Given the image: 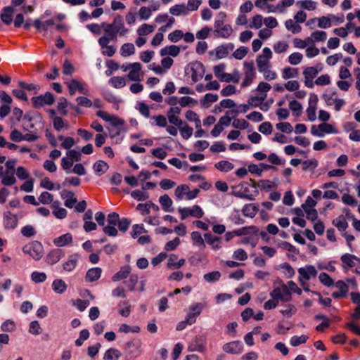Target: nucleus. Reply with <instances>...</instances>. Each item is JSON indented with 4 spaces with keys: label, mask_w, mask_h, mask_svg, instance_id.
I'll use <instances>...</instances> for the list:
<instances>
[{
    "label": "nucleus",
    "mask_w": 360,
    "mask_h": 360,
    "mask_svg": "<svg viewBox=\"0 0 360 360\" xmlns=\"http://www.w3.org/2000/svg\"><path fill=\"white\" fill-rule=\"evenodd\" d=\"M104 34L98 39L105 38L107 41H116L118 36H125L129 30L124 27L123 18L121 15L115 16L112 22H102Z\"/></svg>",
    "instance_id": "1"
},
{
    "label": "nucleus",
    "mask_w": 360,
    "mask_h": 360,
    "mask_svg": "<svg viewBox=\"0 0 360 360\" xmlns=\"http://www.w3.org/2000/svg\"><path fill=\"white\" fill-rule=\"evenodd\" d=\"M185 76L191 77V84L200 81L204 76L205 69L204 65L198 60L193 61L185 67Z\"/></svg>",
    "instance_id": "2"
},
{
    "label": "nucleus",
    "mask_w": 360,
    "mask_h": 360,
    "mask_svg": "<svg viewBox=\"0 0 360 360\" xmlns=\"http://www.w3.org/2000/svg\"><path fill=\"white\" fill-rule=\"evenodd\" d=\"M22 252L29 255L34 260L39 261L43 257L44 247L40 242L34 240L24 245Z\"/></svg>",
    "instance_id": "3"
},
{
    "label": "nucleus",
    "mask_w": 360,
    "mask_h": 360,
    "mask_svg": "<svg viewBox=\"0 0 360 360\" xmlns=\"http://www.w3.org/2000/svg\"><path fill=\"white\" fill-rule=\"evenodd\" d=\"M181 220L186 219L188 217H193L196 218H202L204 215L202 209L198 205H195L191 207H181L178 208Z\"/></svg>",
    "instance_id": "4"
},
{
    "label": "nucleus",
    "mask_w": 360,
    "mask_h": 360,
    "mask_svg": "<svg viewBox=\"0 0 360 360\" xmlns=\"http://www.w3.org/2000/svg\"><path fill=\"white\" fill-rule=\"evenodd\" d=\"M204 307V304L200 302L193 303L189 307L185 317L188 325H193L196 322L197 318L202 313Z\"/></svg>",
    "instance_id": "5"
},
{
    "label": "nucleus",
    "mask_w": 360,
    "mask_h": 360,
    "mask_svg": "<svg viewBox=\"0 0 360 360\" xmlns=\"http://www.w3.org/2000/svg\"><path fill=\"white\" fill-rule=\"evenodd\" d=\"M33 106L36 108L43 107L44 105H52L55 101L54 96L52 93L48 91L44 95L32 97Z\"/></svg>",
    "instance_id": "6"
},
{
    "label": "nucleus",
    "mask_w": 360,
    "mask_h": 360,
    "mask_svg": "<svg viewBox=\"0 0 360 360\" xmlns=\"http://www.w3.org/2000/svg\"><path fill=\"white\" fill-rule=\"evenodd\" d=\"M271 86L269 83L261 82L259 83L256 91L259 92V96H252L249 98V103L252 104L254 100H259V102H263L266 96L267 92L271 89Z\"/></svg>",
    "instance_id": "7"
},
{
    "label": "nucleus",
    "mask_w": 360,
    "mask_h": 360,
    "mask_svg": "<svg viewBox=\"0 0 360 360\" xmlns=\"http://www.w3.org/2000/svg\"><path fill=\"white\" fill-rule=\"evenodd\" d=\"M245 77L241 84L242 87L249 86L255 76L254 63L252 62H244Z\"/></svg>",
    "instance_id": "8"
},
{
    "label": "nucleus",
    "mask_w": 360,
    "mask_h": 360,
    "mask_svg": "<svg viewBox=\"0 0 360 360\" xmlns=\"http://www.w3.org/2000/svg\"><path fill=\"white\" fill-rule=\"evenodd\" d=\"M237 188H239V189L233 191L232 193L233 195L238 198L245 199L251 201L255 199V196L250 193V189L247 182L241 183L238 186Z\"/></svg>",
    "instance_id": "9"
},
{
    "label": "nucleus",
    "mask_w": 360,
    "mask_h": 360,
    "mask_svg": "<svg viewBox=\"0 0 360 360\" xmlns=\"http://www.w3.org/2000/svg\"><path fill=\"white\" fill-rule=\"evenodd\" d=\"M65 256V252L60 248H55L50 250L46 257L45 261L49 265H54L58 263Z\"/></svg>",
    "instance_id": "10"
},
{
    "label": "nucleus",
    "mask_w": 360,
    "mask_h": 360,
    "mask_svg": "<svg viewBox=\"0 0 360 360\" xmlns=\"http://www.w3.org/2000/svg\"><path fill=\"white\" fill-rule=\"evenodd\" d=\"M3 223L5 229H15L18 224V218L16 214L8 211L4 213Z\"/></svg>",
    "instance_id": "11"
},
{
    "label": "nucleus",
    "mask_w": 360,
    "mask_h": 360,
    "mask_svg": "<svg viewBox=\"0 0 360 360\" xmlns=\"http://www.w3.org/2000/svg\"><path fill=\"white\" fill-rule=\"evenodd\" d=\"M222 349L228 354H239L243 350V344L240 340L232 341L224 344Z\"/></svg>",
    "instance_id": "12"
},
{
    "label": "nucleus",
    "mask_w": 360,
    "mask_h": 360,
    "mask_svg": "<svg viewBox=\"0 0 360 360\" xmlns=\"http://www.w3.org/2000/svg\"><path fill=\"white\" fill-rule=\"evenodd\" d=\"M298 273L300 274V281L302 278L309 281L311 278H315L317 276V271L313 265H306L304 267L299 268Z\"/></svg>",
    "instance_id": "13"
},
{
    "label": "nucleus",
    "mask_w": 360,
    "mask_h": 360,
    "mask_svg": "<svg viewBox=\"0 0 360 360\" xmlns=\"http://www.w3.org/2000/svg\"><path fill=\"white\" fill-rule=\"evenodd\" d=\"M0 179L1 184L5 186H12L16 182L15 172L11 171H4L2 166L0 167Z\"/></svg>",
    "instance_id": "14"
},
{
    "label": "nucleus",
    "mask_w": 360,
    "mask_h": 360,
    "mask_svg": "<svg viewBox=\"0 0 360 360\" xmlns=\"http://www.w3.org/2000/svg\"><path fill=\"white\" fill-rule=\"evenodd\" d=\"M206 346V338L204 335L195 336L192 343L189 346L191 351H195L198 352H202L205 349Z\"/></svg>",
    "instance_id": "15"
},
{
    "label": "nucleus",
    "mask_w": 360,
    "mask_h": 360,
    "mask_svg": "<svg viewBox=\"0 0 360 360\" xmlns=\"http://www.w3.org/2000/svg\"><path fill=\"white\" fill-rule=\"evenodd\" d=\"M111 41H107L105 38L102 40L98 39V43L101 49V52L103 56L112 57L116 51V46L114 45H109Z\"/></svg>",
    "instance_id": "16"
},
{
    "label": "nucleus",
    "mask_w": 360,
    "mask_h": 360,
    "mask_svg": "<svg viewBox=\"0 0 360 360\" xmlns=\"http://www.w3.org/2000/svg\"><path fill=\"white\" fill-rule=\"evenodd\" d=\"M80 255L78 253H74L68 256L67 261L63 264V269L68 272L72 271L77 266Z\"/></svg>",
    "instance_id": "17"
},
{
    "label": "nucleus",
    "mask_w": 360,
    "mask_h": 360,
    "mask_svg": "<svg viewBox=\"0 0 360 360\" xmlns=\"http://www.w3.org/2000/svg\"><path fill=\"white\" fill-rule=\"evenodd\" d=\"M340 260L342 262V267L347 269L348 267H354L356 266V262H360V259L354 255L345 253L340 257Z\"/></svg>",
    "instance_id": "18"
},
{
    "label": "nucleus",
    "mask_w": 360,
    "mask_h": 360,
    "mask_svg": "<svg viewBox=\"0 0 360 360\" xmlns=\"http://www.w3.org/2000/svg\"><path fill=\"white\" fill-rule=\"evenodd\" d=\"M96 115L105 122H109L113 126H118L123 124V122L117 116L108 114L103 110L96 112Z\"/></svg>",
    "instance_id": "19"
},
{
    "label": "nucleus",
    "mask_w": 360,
    "mask_h": 360,
    "mask_svg": "<svg viewBox=\"0 0 360 360\" xmlns=\"http://www.w3.org/2000/svg\"><path fill=\"white\" fill-rule=\"evenodd\" d=\"M72 236L70 233H66L57 238H55L53 240V244L58 248L65 247L71 244L72 242Z\"/></svg>",
    "instance_id": "20"
},
{
    "label": "nucleus",
    "mask_w": 360,
    "mask_h": 360,
    "mask_svg": "<svg viewBox=\"0 0 360 360\" xmlns=\"http://www.w3.org/2000/svg\"><path fill=\"white\" fill-rule=\"evenodd\" d=\"M204 238L207 243L210 245L213 250H218L221 248V243L219 237L214 236L210 233H206L204 234Z\"/></svg>",
    "instance_id": "21"
},
{
    "label": "nucleus",
    "mask_w": 360,
    "mask_h": 360,
    "mask_svg": "<svg viewBox=\"0 0 360 360\" xmlns=\"http://www.w3.org/2000/svg\"><path fill=\"white\" fill-rule=\"evenodd\" d=\"M101 274L102 269L100 267L91 268L86 271L85 279L88 282H94L100 278Z\"/></svg>",
    "instance_id": "22"
},
{
    "label": "nucleus",
    "mask_w": 360,
    "mask_h": 360,
    "mask_svg": "<svg viewBox=\"0 0 360 360\" xmlns=\"http://www.w3.org/2000/svg\"><path fill=\"white\" fill-rule=\"evenodd\" d=\"M181 49L176 45H169L161 49L160 54L161 56H171L172 57L177 56L180 53Z\"/></svg>",
    "instance_id": "23"
},
{
    "label": "nucleus",
    "mask_w": 360,
    "mask_h": 360,
    "mask_svg": "<svg viewBox=\"0 0 360 360\" xmlns=\"http://www.w3.org/2000/svg\"><path fill=\"white\" fill-rule=\"evenodd\" d=\"M159 202L165 212H172L174 211V208L172 207L173 204L172 200L167 194L161 195L159 198Z\"/></svg>",
    "instance_id": "24"
},
{
    "label": "nucleus",
    "mask_w": 360,
    "mask_h": 360,
    "mask_svg": "<svg viewBox=\"0 0 360 360\" xmlns=\"http://www.w3.org/2000/svg\"><path fill=\"white\" fill-rule=\"evenodd\" d=\"M259 211V207L256 204H245L242 208V212L244 216L253 218Z\"/></svg>",
    "instance_id": "25"
},
{
    "label": "nucleus",
    "mask_w": 360,
    "mask_h": 360,
    "mask_svg": "<svg viewBox=\"0 0 360 360\" xmlns=\"http://www.w3.org/2000/svg\"><path fill=\"white\" fill-rule=\"evenodd\" d=\"M131 272V267L129 265L122 266L120 270L117 272L112 277V280L114 282H117L127 278Z\"/></svg>",
    "instance_id": "26"
},
{
    "label": "nucleus",
    "mask_w": 360,
    "mask_h": 360,
    "mask_svg": "<svg viewBox=\"0 0 360 360\" xmlns=\"http://www.w3.org/2000/svg\"><path fill=\"white\" fill-rule=\"evenodd\" d=\"M14 12L13 8L10 6H6L2 10V13L1 15V20L6 24L10 25L13 21V13Z\"/></svg>",
    "instance_id": "27"
},
{
    "label": "nucleus",
    "mask_w": 360,
    "mask_h": 360,
    "mask_svg": "<svg viewBox=\"0 0 360 360\" xmlns=\"http://www.w3.org/2000/svg\"><path fill=\"white\" fill-rule=\"evenodd\" d=\"M322 70L321 65L319 64L318 66L307 67L303 71L304 79H313L316 77L319 72Z\"/></svg>",
    "instance_id": "28"
},
{
    "label": "nucleus",
    "mask_w": 360,
    "mask_h": 360,
    "mask_svg": "<svg viewBox=\"0 0 360 360\" xmlns=\"http://www.w3.org/2000/svg\"><path fill=\"white\" fill-rule=\"evenodd\" d=\"M232 32V27L229 24H226L220 29L214 30L215 36L224 39H227L231 34Z\"/></svg>",
    "instance_id": "29"
},
{
    "label": "nucleus",
    "mask_w": 360,
    "mask_h": 360,
    "mask_svg": "<svg viewBox=\"0 0 360 360\" xmlns=\"http://www.w3.org/2000/svg\"><path fill=\"white\" fill-rule=\"evenodd\" d=\"M169 13L175 16H179L181 15H186L188 11L184 4H176L169 8Z\"/></svg>",
    "instance_id": "30"
},
{
    "label": "nucleus",
    "mask_w": 360,
    "mask_h": 360,
    "mask_svg": "<svg viewBox=\"0 0 360 360\" xmlns=\"http://www.w3.org/2000/svg\"><path fill=\"white\" fill-rule=\"evenodd\" d=\"M252 232L255 235H257L258 233V229L255 226H244L239 229L235 230L234 234L236 236H242L249 235Z\"/></svg>",
    "instance_id": "31"
},
{
    "label": "nucleus",
    "mask_w": 360,
    "mask_h": 360,
    "mask_svg": "<svg viewBox=\"0 0 360 360\" xmlns=\"http://www.w3.org/2000/svg\"><path fill=\"white\" fill-rule=\"evenodd\" d=\"M108 168V165L103 160H98L93 165L94 171L98 176H101L105 173Z\"/></svg>",
    "instance_id": "32"
},
{
    "label": "nucleus",
    "mask_w": 360,
    "mask_h": 360,
    "mask_svg": "<svg viewBox=\"0 0 360 360\" xmlns=\"http://www.w3.org/2000/svg\"><path fill=\"white\" fill-rule=\"evenodd\" d=\"M258 186L261 190L268 191L278 186V179H275L274 181L270 180H260L258 182Z\"/></svg>",
    "instance_id": "33"
},
{
    "label": "nucleus",
    "mask_w": 360,
    "mask_h": 360,
    "mask_svg": "<svg viewBox=\"0 0 360 360\" xmlns=\"http://www.w3.org/2000/svg\"><path fill=\"white\" fill-rule=\"evenodd\" d=\"M67 285L62 279H56L52 283L53 291L58 294L63 293L67 290Z\"/></svg>",
    "instance_id": "34"
},
{
    "label": "nucleus",
    "mask_w": 360,
    "mask_h": 360,
    "mask_svg": "<svg viewBox=\"0 0 360 360\" xmlns=\"http://www.w3.org/2000/svg\"><path fill=\"white\" fill-rule=\"evenodd\" d=\"M120 55L122 57H128L135 52V46L132 43H125L120 48Z\"/></svg>",
    "instance_id": "35"
},
{
    "label": "nucleus",
    "mask_w": 360,
    "mask_h": 360,
    "mask_svg": "<svg viewBox=\"0 0 360 360\" xmlns=\"http://www.w3.org/2000/svg\"><path fill=\"white\" fill-rule=\"evenodd\" d=\"M333 224L337 227L340 231H345L348 227V223L343 215H340L333 219Z\"/></svg>",
    "instance_id": "36"
},
{
    "label": "nucleus",
    "mask_w": 360,
    "mask_h": 360,
    "mask_svg": "<svg viewBox=\"0 0 360 360\" xmlns=\"http://www.w3.org/2000/svg\"><path fill=\"white\" fill-rule=\"evenodd\" d=\"M214 167L217 169H218L221 172H228L233 169L234 165L233 163L230 162L229 161L221 160V161L217 162L214 165Z\"/></svg>",
    "instance_id": "37"
},
{
    "label": "nucleus",
    "mask_w": 360,
    "mask_h": 360,
    "mask_svg": "<svg viewBox=\"0 0 360 360\" xmlns=\"http://www.w3.org/2000/svg\"><path fill=\"white\" fill-rule=\"evenodd\" d=\"M221 276V274L220 271H213L207 274H205L203 276L204 280L209 283H213L218 281H219L220 278Z\"/></svg>",
    "instance_id": "38"
},
{
    "label": "nucleus",
    "mask_w": 360,
    "mask_h": 360,
    "mask_svg": "<svg viewBox=\"0 0 360 360\" xmlns=\"http://www.w3.org/2000/svg\"><path fill=\"white\" fill-rule=\"evenodd\" d=\"M121 353L120 352L115 348H110L108 349L104 354L103 359L104 360H118L120 357Z\"/></svg>",
    "instance_id": "39"
},
{
    "label": "nucleus",
    "mask_w": 360,
    "mask_h": 360,
    "mask_svg": "<svg viewBox=\"0 0 360 360\" xmlns=\"http://www.w3.org/2000/svg\"><path fill=\"white\" fill-rule=\"evenodd\" d=\"M298 22H294L292 19H288L285 22V26L288 31L292 34H297L301 32L302 27L297 24Z\"/></svg>",
    "instance_id": "40"
},
{
    "label": "nucleus",
    "mask_w": 360,
    "mask_h": 360,
    "mask_svg": "<svg viewBox=\"0 0 360 360\" xmlns=\"http://www.w3.org/2000/svg\"><path fill=\"white\" fill-rule=\"evenodd\" d=\"M298 74L299 72L297 68L287 67L283 70L282 77L284 79L295 78L298 76Z\"/></svg>",
    "instance_id": "41"
},
{
    "label": "nucleus",
    "mask_w": 360,
    "mask_h": 360,
    "mask_svg": "<svg viewBox=\"0 0 360 360\" xmlns=\"http://www.w3.org/2000/svg\"><path fill=\"white\" fill-rule=\"evenodd\" d=\"M319 280L321 284L328 288L332 287L334 285L333 279L325 272H321L319 275Z\"/></svg>",
    "instance_id": "42"
},
{
    "label": "nucleus",
    "mask_w": 360,
    "mask_h": 360,
    "mask_svg": "<svg viewBox=\"0 0 360 360\" xmlns=\"http://www.w3.org/2000/svg\"><path fill=\"white\" fill-rule=\"evenodd\" d=\"M289 108L292 111V114L295 117H299L302 112V104L295 101L292 100L289 103Z\"/></svg>",
    "instance_id": "43"
},
{
    "label": "nucleus",
    "mask_w": 360,
    "mask_h": 360,
    "mask_svg": "<svg viewBox=\"0 0 360 360\" xmlns=\"http://www.w3.org/2000/svg\"><path fill=\"white\" fill-rule=\"evenodd\" d=\"M269 60L262 57V56H258L257 57L256 61L257 64L258 70L259 72H264L266 70L269 68Z\"/></svg>",
    "instance_id": "44"
},
{
    "label": "nucleus",
    "mask_w": 360,
    "mask_h": 360,
    "mask_svg": "<svg viewBox=\"0 0 360 360\" xmlns=\"http://www.w3.org/2000/svg\"><path fill=\"white\" fill-rule=\"evenodd\" d=\"M40 186L49 191H52L53 189L60 190L61 188L60 184H57L56 186H55L54 184L48 177H44L41 181Z\"/></svg>",
    "instance_id": "45"
},
{
    "label": "nucleus",
    "mask_w": 360,
    "mask_h": 360,
    "mask_svg": "<svg viewBox=\"0 0 360 360\" xmlns=\"http://www.w3.org/2000/svg\"><path fill=\"white\" fill-rule=\"evenodd\" d=\"M310 38L311 41H309V43L324 41L327 38V34L325 31L317 30L311 33Z\"/></svg>",
    "instance_id": "46"
},
{
    "label": "nucleus",
    "mask_w": 360,
    "mask_h": 360,
    "mask_svg": "<svg viewBox=\"0 0 360 360\" xmlns=\"http://www.w3.org/2000/svg\"><path fill=\"white\" fill-rule=\"evenodd\" d=\"M30 278L34 283H40L44 282L46 280L47 276L44 272L35 271L31 274Z\"/></svg>",
    "instance_id": "47"
},
{
    "label": "nucleus",
    "mask_w": 360,
    "mask_h": 360,
    "mask_svg": "<svg viewBox=\"0 0 360 360\" xmlns=\"http://www.w3.org/2000/svg\"><path fill=\"white\" fill-rule=\"evenodd\" d=\"M302 170L314 171L318 167V161L316 159L307 160L302 162Z\"/></svg>",
    "instance_id": "48"
},
{
    "label": "nucleus",
    "mask_w": 360,
    "mask_h": 360,
    "mask_svg": "<svg viewBox=\"0 0 360 360\" xmlns=\"http://www.w3.org/2000/svg\"><path fill=\"white\" fill-rule=\"evenodd\" d=\"M319 130L321 131L323 134H337V129L333 127L330 124L328 123H322L318 125Z\"/></svg>",
    "instance_id": "49"
},
{
    "label": "nucleus",
    "mask_w": 360,
    "mask_h": 360,
    "mask_svg": "<svg viewBox=\"0 0 360 360\" xmlns=\"http://www.w3.org/2000/svg\"><path fill=\"white\" fill-rule=\"evenodd\" d=\"M188 190L189 186L186 184L178 186L174 191V195L178 200H182L184 195H186V193Z\"/></svg>",
    "instance_id": "50"
},
{
    "label": "nucleus",
    "mask_w": 360,
    "mask_h": 360,
    "mask_svg": "<svg viewBox=\"0 0 360 360\" xmlns=\"http://www.w3.org/2000/svg\"><path fill=\"white\" fill-rule=\"evenodd\" d=\"M154 29L155 27L153 25L145 23L138 28L136 32L139 36H143L153 32Z\"/></svg>",
    "instance_id": "51"
},
{
    "label": "nucleus",
    "mask_w": 360,
    "mask_h": 360,
    "mask_svg": "<svg viewBox=\"0 0 360 360\" xmlns=\"http://www.w3.org/2000/svg\"><path fill=\"white\" fill-rule=\"evenodd\" d=\"M308 340V336L302 335L300 336L294 335L291 337L290 343L293 347H297L301 344L305 343Z\"/></svg>",
    "instance_id": "52"
},
{
    "label": "nucleus",
    "mask_w": 360,
    "mask_h": 360,
    "mask_svg": "<svg viewBox=\"0 0 360 360\" xmlns=\"http://www.w3.org/2000/svg\"><path fill=\"white\" fill-rule=\"evenodd\" d=\"M121 68L124 72L130 70L127 77L130 80L135 81V63L124 64Z\"/></svg>",
    "instance_id": "53"
},
{
    "label": "nucleus",
    "mask_w": 360,
    "mask_h": 360,
    "mask_svg": "<svg viewBox=\"0 0 360 360\" xmlns=\"http://www.w3.org/2000/svg\"><path fill=\"white\" fill-rule=\"evenodd\" d=\"M109 83L115 88L119 89L125 86V79L122 77H112L110 79Z\"/></svg>",
    "instance_id": "54"
},
{
    "label": "nucleus",
    "mask_w": 360,
    "mask_h": 360,
    "mask_svg": "<svg viewBox=\"0 0 360 360\" xmlns=\"http://www.w3.org/2000/svg\"><path fill=\"white\" fill-rule=\"evenodd\" d=\"M226 18V13L221 11L218 13L217 15L215 20H214V30H218L222 27L225 24L224 21Z\"/></svg>",
    "instance_id": "55"
},
{
    "label": "nucleus",
    "mask_w": 360,
    "mask_h": 360,
    "mask_svg": "<svg viewBox=\"0 0 360 360\" xmlns=\"http://www.w3.org/2000/svg\"><path fill=\"white\" fill-rule=\"evenodd\" d=\"M191 239L194 244L204 248L205 247V241L201 236V233L198 231H193L191 233Z\"/></svg>",
    "instance_id": "56"
},
{
    "label": "nucleus",
    "mask_w": 360,
    "mask_h": 360,
    "mask_svg": "<svg viewBox=\"0 0 360 360\" xmlns=\"http://www.w3.org/2000/svg\"><path fill=\"white\" fill-rule=\"evenodd\" d=\"M300 7L308 11H314L316 8V2L312 0H302L297 2Z\"/></svg>",
    "instance_id": "57"
},
{
    "label": "nucleus",
    "mask_w": 360,
    "mask_h": 360,
    "mask_svg": "<svg viewBox=\"0 0 360 360\" xmlns=\"http://www.w3.org/2000/svg\"><path fill=\"white\" fill-rule=\"evenodd\" d=\"M229 219L236 225H241L245 223V220L241 217L238 210H234L230 215Z\"/></svg>",
    "instance_id": "58"
},
{
    "label": "nucleus",
    "mask_w": 360,
    "mask_h": 360,
    "mask_svg": "<svg viewBox=\"0 0 360 360\" xmlns=\"http://www.w3.org/2000/svg\"><path fill=\"white\" fill-rule=\"evenodd\" d=\"M279 266L284 270L283 273L288 278L293 277L295 274L294 269L287 262L281 264Z\"/></svg>",
    "instance_id": "59"
},
{
    "label": "nucleus",
    "mask_w": 360,
    "mask_h": 360,
    "mask_svg": "<svg viewBox=\"0 0 360 360\" xmlns=\"http://www.w3.org/2000/svg\"><path fill=\"white\" fill-rule=\"evenodd\" d=\"M302 58L303 56L302 53L299 52H294L289 56L288 62L292 65H296L301 63Z\"/></svg>",
    "instance_id": "60"
},
{
    "label": "nucleus",
    "mask_w": 360,
    "mask_h": 360,
    "mask_svg": "<svg viewBox=\"0 0 360 360\" xmlns=\"http://www.w3.org/2000/svg\"><path fill=\"white\" fill-rule=\"evenodd\" d=\"M53 195L47 191L42 192L38 198L39 202H41L44 205H47V204L51 203V202H53Z\"/></svg>",
    "instance_id": "61"
},
{
    "label": "nucleus",
    "mask_w": 360,
    "mask_h": 360,
    "mask_svg": "<svg viewBox=\"0 0 360 360\" xmlns=\"http://www.w3.org/2000/svg\"><path fill=\"white\" fill-rule=\"evenodd\" d=\"M181 136L184 139H188L193 134V128L188 127L186 124L179 127Z\"/></svg>",
    "instance_id": "62"
},
{
    "label": "nucleus",
    "mask_w": 360,
    "mask_h": 360,
    "mask_svg": "<svg viewBox=\"0 0 360 360\" xmlns=\"http://www.w3.org/2000/svg\"><path fill=\"white\" fill-rule=\"evenodd\" d=\"M86 27L94 34L100 35L102 33L103 26L102 23H91L86 25Z\"/></svg>",
    "instance_id": "63"
},
{
    "label": "nucleus",
    "mask_w": 360,
    "mask_h": 360,
    "mask_svg": "<svg viewBox=\"0 0 360 360\" xmlns=\"http://www.w3.org/2000/svg\"><path fill=\"white\" fill-rule=\"evenodd\" d=\"M184 36V32L181 30H176L168 35V39L172 42H178Z\"/></svg>",
    "instance_id": "64"
}]
</instances>
